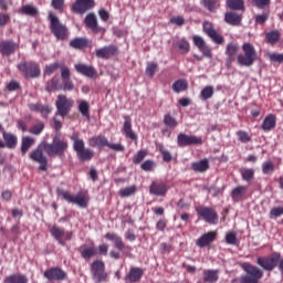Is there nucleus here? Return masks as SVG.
<instances>
[{"label":"nucleus","instance_id":"53","mask_svg":"<svg viewBox=\"0 0 283 283\" xmlns=\"http://www.w3.org/2000/svg\"><path fill=\"white\" fill-rule=\"evenodd\" d=\"M45 129V125L43 123H38L33 125L29 132L30 134H33L34 136H39L43 130Z\"/></svg>","mask_w":283,"mask_h":283},{"label":"nucleus","instance_id":"30","mask_svg":"<svg viewBox=\"0 0 283 283\" xmlns=\"http://www.w3.org/2000/svg\"><path fill=\"white\" fill-rule=\"evenodd\" d=\"M29 108L31 109V112H38L39 114H41L43 118H45V116H48V114L52 112V108L50 106H45L42 104H29Z\"/></svg>","mask_w":283,"mask_h":283},{"label":"nucleus","instance_id":"64","mask_svg":"<svg viewBox=\"0 0 283 283\" xmlns=\"http://www.w3.org/2000/svg\"><path fill=\"white\" fill-rule=\"evenodd\" d=\"M159 151L165 160V163L171 161V153L169 150L165 149V147L160 146Z\"/></svg>","mask_w":283,"mask_h":283},{"label":"nucleus","instance_id":"11","mask_svg":"<svg viewBox=\"0 0 283 283\" xmlns=\"http://www.w3.org/2000/svg\"><path fill=\"white\" fill-rule=\"evenodd\" d=\"M203 32L218 45H222L224 43V36L220 35L216 28H213V23L209 21L203 22Z\"/></svg>","mask_w":283,"mask_h":283},{"label":"nucleus","instance_id":"17","mask_svg":"<svg viewBox=\"0 0 283 283\" xmlns=\"http://www.w3.org/2000/svg\"><path fill=\"white\" fill-rule=\"evenodd\" d=\"M277 260H280V255L276 258H258L256 263L259 266H262L264 271H273L277 266Z\"/></svg>","mask_w":283,"mask_h":283},{"label":"nucleus","instance_id":"31","mask_svg":"<svg viewBox=\"0 0 283 283\" xmlns=\"http://www.w3.org/2000/svg\"><path fill=\"white\" fill-rule=\"evenodd\" d=\"M34 143H36L34 137H30V136L22 137L21 154L23 156H25V154H28V151H30V148L34 145Z\"/></svg>","mask_w":283,"mask_h":283},{"label":"nucleus","instance_id":"51","mask_svg":"<svg viewBox=\"0 0 283 283\" xmlns=\"http://www.w3.org/2000/svg\"><path fill=\"white\" fill-rule=\"evenodd\" d=\"M81 255L84 260H92L94 255H96V249L94 247L85 248L82 252Z\"/></svg>","mask_w":283,"mask_h":283},{"label":"nucleus","instance_id":"44","mask_svg":"<svg viewBox=\"0 0 283 283\" xmlns=\"http://www.w3.org/2000/svg\"><path fill=\"white\" fill-rule=\"evenodd\" d=\"M240 174L242 176V179L245 180L247 182H251L255 176V171L253 168H241Z\"/></svg>","mask_w":283,"mask_h":283},{"label":"nucleus","instance_id":"32","mask_svg":"<svg viewBox=\"0 0 283 283\" xmlns=\"http://www.w3.org/2000/svg\"><path fill=\"white\" fill-rule=\"evenodd\" d=\"M191 168L199 174H205V171L209 170V159L192 163Z\"/></svg>","mask_w":283,"mask_h":283},{"label":"nucleus","instance_id":"5","mask_svg":"<svg viewBox=\"0 0 283 283\" xmlns=\"http://www.w3.org/2000/svg\"><path fill=\"white\" fill-rule=\"evenodd\" d=\"M50 19V30L55 38L60 39L61 41H65L67 39V27H65L59 20V17L54 15L53 13L49 14Z\"/></svg>","mask_w":283,"mask_h":283},{"label":"nucleus","instance_id":"43","mask_svg":"<svg viewBox=\"0 0 283 283\" xmlns=\"http://www.w3.org/2000/svg\"><path fill=\"white\" fill-rule=\"evenodd\" d=\"M189 87L187 80H178L172 84V90L176 94H180V92H185Z\"/></svg>","mask_w":283,"mask_h":283},{"label":"nucleus","instance_id":"54","mask_svg":"<svg viewBox=\"0 0 283 283\" xmlns=\"http://www.w3.org/2000/svg\"><path fill=\"white\" fill-rule=\"evenodd\" d=\"M59 67H61V65L57 62L49 64L44 69V74H46L48 76H52V74H54V72H56Z\"/></svg>","mask_w":283,"mask_h":283},{"label":"nucleus","instance_id":"4","mask_svg":"<svg viewBox=\"0 0 283 283\" xmlns=\"http://www.w3.org/2000/svg\"><path fill=\"white\" fill-rule=\"evenodd\" d=\"M57 196H62L66 202H71L72 205H76L80 209H87V197L80 192L77 195H72V192L63 189H57Z\"/></svg>","mask_w":283,"mask_h":283},{"label":"nucleus","instance_id":"47","mask_svg":"<svg viewBox=\"0 0 283 283\" xmlns=\"http://www.w3.org/2000/svg\"><path fill=\"white\" fill-rule=\"evenodd\" d=\"M216 90L213 88V86L209 85L206 86L201 93H200V97L202 98V101H209V98L213 97Z\"/></svg>","mask_w":283,"mask_h":283},{"label":"nucleus","instance_id":"34","mask_svg":"<svg viewBox=\"0 0 283 283\" xmlns=\"http://www.w3.org/2000/svg\"><path fill=\"white\" fill-rule=\"evenodd\" d=\"M20 14H27L28 17H36L39 14V9L32 4L22 6L19 10Z\"/></svg>","mask_w":283,"mask_h":283},{"label":"nucleus","instance_id":"55","mask_svg":"<svg viewBox=\"0 0 283 283\" xmlns=\"http://www.w3.org/2000/svg\"><path fill=\"white\" fill-rule=\"evenodd\" d=\"M266 40L269 43H277V41H280V32L272 31V32L266 33Z\"/></svg>","mask_w":283,"mask_h":283},{"label":"nucleus","instance_id":"48","mask_svg":"<svg viewBox=\"0 0 283 283\" xmlns=\"http://www.w3.org/2000/svg\"><path fill=\"white\" fill-rule=\"evenodd\" d=\"M247 193V187L245 186H238L231 191V197L234 200H239V198H242L243 195Z\"/></svg>","mask_w":283,"mask_h":283},{"label":"nucleus","instance_id":"24","mask_svg":"<svg viewBox=\"0 0 283 283\" xmlns=\"http://www.w3.org/2000/svg\"><path fill=\"white\" fill-rule=\"evenodd\" d=\"M238 50H240V46L237 43H229L226 48V54L228 56L227 59V65H231L233 61H235V56H238Z\"/></svg>","mask_w":283,"mask_h":283},{"label":"nucleus","instance_id":"38","mask_svg":"<svg viewBox=\"0 0 283 283\" xmlns=\"http://www.w3.org/2000/svg\"><path fill=\"white\" fill-rule=\"evenodd\" d=\"M45 90L46 92H55L56 90H63V85L59 78L53 77L46 83Z\"/></svg>","mask_w":283,"mask_h":283},{"label":"nucleus","instance_id":"29","mask_svg":"<svg viewBox=\"0 0 283 283\" xmlns=\"http://www.w3.org/2000/svg\"><path fill=\"white\" fill-rule=\"evenodd\" d=\"M275 125H276L275 115L270 114L263 119L261 127L263 132H271V129H275Z\"/></svg>","mask_w":283,"mask_h":283},{"label":"nucleus","instance_id":"12","mask_svg":"<svg viewBox=\"0 0 283 283\" xmlns=\"http://www.w3.org/2000/svg\"><path fill=\"white\" fill-rule=\"evenodd\" d=\"M197 213L205 222H208V224H216V222H218V213L211 208H199L197 209Z\"/></svg>","mask_w":283,"mask_h":283},{"label":"nucleus","instance_id":"15","mask_svg":"<svg viewBox=\"0 0 283 283\" xmlns=\"http://www.w3.org/2000/svg\"><path fill=\"white\" fill-rule=\"evenodd\" d=\"M94 6H96L94 0H76L73 4V10L78 14H84V12H87V10H92Z\"/></svg>","mask_w":283,"mask_h":283},{"label":"nucleus","instance_id":"59","mask_svg":"<svg viewBox=\"0 0 283 283\" xmlns=\"http://www.w3.org/2000/svg\"><path fill=\"white\" fill-rule=\"evenodd\" d=\"M158 70V64L156 63H148L147 67H146V75H148L149 77L154 76V74H156V71Z\"/></svg>","mask_w":283,"mask_h":283},{"label":"nucleus","instance_id":"3","mask_svg":"<svg viewBox=\"0 0 283 283\" xmlns=\"http://www.w3.org/2000/svg\"><path fill=\"white\" fill-rule=\"evenodd\" d=\"M242 269L245 274L240 277L241 283H260V280L264 275V272L260 268L251 263H243Z\"/></svg>","mask_w":283,"mask_h":283},{"label":"nucleus","instance_id":"28","mask_svg":"<svg viewBox=\"0 0 283 283\" xmlns=\"http://www.w3.org/2000/svg\"><path fill=\"white\" fill-rule=\"evenodd\" d=\"M106 240H109L114 243V247L118 249V251H123L125 249V243L123 242V239L116 234V233H106L105 234Z\"/></svg>","mask_w":283,"mask_h":283},{"label":"nucleus","instance_id":"60","mask_svg":"<svg viewBox=\"0 0 283 283\" xmlns=\"http://www.w3.org/2000/svg\"><path fill=\"white\" fill-rule=\"evenodd\" d=\"M145 156H147V151H145V150L137 151V154L133 158V163L135 165H138L139 163H143V160H145Z\"/></svg>","mask_w":283,"mask_h":283},{"label":"nucleus","instance_id":"10","mask_svg":"<svg viewBox=\"0 0 283 283\" xmlns=\"http://www.w3.org/2000/svg\"><path fill=\"white\" fill-rule=\"evenodd\" d=\"M177 145H178V147H189L191 145H202V137L180 133L177 136Z\"/></svg>","mask_w":283,"mask_h":283},{"label":"nucleus","instance_id":"16","mask_svg":"<svg viewBox=\"0 0 283 283\" xmlns=\"http://www.w3.org/2000/svg\"><path fill=\"white\" fill-rule=\"evenodd\" d=\"M19 44L12 40H7L0 43V53L2 56H10V54H14Z\"/></svg>","mask_w":283,"mask_h":283},{"label":"nucleus","instance_id":"52","mask_svg":"<svg viewBox=\"0 0 283 283\" xmlns=\"http://www.w3.org/2000/svg\"><path fill=\"white\" fill-rule=\"evenodd\" d=\"M275 171V165L273 161H265L262 164V172L265 174L266 176H271Z\"/></svg>","mask_w":283,"mask_h":283},{"label":"nucleus","instance_id":"20","mask_svg":"<svg viewBox=\"0 0 283 283\" xmlns=\"http://www.w3.org/2000/svg\"><path fill=\"white\" fill-rule=\"evenodd\" d=\"M116 52H118V49L115 45L103 46L95 51V56H97V59H112V56H115Z\"/></svg>","mask_w":283,"mask_h":283},{"label":"nucleus","instance_id":"57","mask_svg":"<svg viewBox=\"0 0 283 283\" xmlns=\"http://www.w3.org/2000/svg\"><path fill=\"white\" fill-rule=\"evenodd\" d=\"M268 57L272 63H283V53H268Z\"/></svg>","mask_w":283,"mask_h":283},{"label":"nucleus","instance_id":"62","mask_svg":"<svg viewBox=\"0 0 283 283\" xmlns=\"http://www.w3.org/2000/svg\"><path fill=\"white\" fill-rule=\"evenodd\" d=\"M227 244H238V237L234 232H229L226 234Z\"/></svg>","mask_w":283,"mask_h":283},{"label":"nucleus","instance_id":"1","mask_svg":"<svg viewBox=\"0 0 283 283\" xmlns=\"http://www.w3.org/2000/svg\"><path fill=\"white\" fill-rule=\"evenodd\" d=\"M243 54H239L237 57V63L241 67H251L255 61H258V52L253 44L245 42L242 45Z\"/></svg>","mask_w":283,"mask_h":283},{"label":"nucleus","instance_id":"2","mask_svg":"<svg viewBox=\"0 0 283 283\" xmlns=\"http://www.w3.org/2000/svg\"><path fill=\"white\" fill-rule=\"evenodd\" d=\"M42 147L49 156H63L67 150L69 144L67 142L59 138V136H55L52 144L42 142Z\"/></svg>","mask_w":283,"mask_h":283},{"label":"nucleus","instance_id":"61","mask_svg":"<svg viewBox=\"0 0 283 283\" xmlns=\"http://www.w3.org/2000/svg\"><path fill=\"white\" fill-rule=\"evenodd\" d=\"M164 123L167 125V127H177L178 122H176V118L171 117V115H166L164 117Z\"/></svg>","mask_w":283,"mask_h":283},{"label":"nucleus","instance_id":"8","mask_svg":"<svg viewBox=\"0 0 283 283\" xmlns=\"http://www.w3.org/2000/svg\"><path fill=\"white\" fill-rule=\"evenodd\" d=\"M92 277L96 283L105 282L107 280V272H105V263L101 260H95L91 264Z\"/></svg>","mask_w":283,"mask_h":283},{"label":"nucleus","instance_id":"6","mask_svg":"<svg viewBox=\"0 0 283 283\" xmlns=\"http://www.w3.org/2000/svg\"><path fill=\"white\" fill-rule=\"evenodd\" d=\"M18 70L25 78H36L41 76V69L35 62H20Z\"/></svg>","mask_w":283,"mask_h":283},{"label":"nucleus","instance_id":"21","mask_svg":"<svg viewBox=\"0 0 283 283\" xmlns=\"http://www.w3.org/2000/svg\"><path fill=\"white\" fill-rule=\"evenodd\" d=\"M192 41H193L195 45L198 48V50L200 52H202L203 56L211 59V56H212L211 49H209V46L207 45V42H205V39H202V36L195 35L192 38Z\"/></svg>","mask_w":283,"mask_h":283},{"label":"nucleus","instance_id":"37","mask_svg":"<svg viewBox=\"0 0 283 283\" xmlns=\"http://www.w3.org/2000/svg\"><path fill=\"white\" fill-rule=\"evenodd\" d=\"M87 43H88V40L85 38H75L71 40L70 45L75 50H83V48L87 46Z\"/></svg>","mask_w":283,"mask_h":283},{"label":"nucleus","instance_id":"13","mask_svg":"<svg viewBox=\"0 0 283 283\" xmlns=\"http://www.w3.org/2000/svg\"><path fill=\"white\" fill-rule=\"evenodd\" d=\"M72 74L70 73V69L67 66L61 67V78L63 81V87L64 92H72L74 90V83L71 80Z\"/></svg>","mask_w":283,"mask_h":283},{"label":"nucleus","instance_id":"58","mask_svg":"<svg viewBox=\"0 0 283 283\" xmlns=\"http://www.w3.org/2000/svg\"><path fill=\"white\" fill-rule=\"evenodd\" d=\"M237 136L240 143H251V136H249V133L244 130L237 132Z\"/></svg>","mask_w":283,"mask_h":283},{"label":"nucleus","instance_id":"36","mask_svg":"<svg viewBox=\"0 0 283 283\" xmlns=\"http://www.w3.org/2000/svg\"><path fill=\"white\" fill-rule=\"evenodd\" d=\"M143 269L140 268H133L129 270V273L127 275L129 282H138L143 277Z\"/></svg>","mask_w":283,"mask_h":283},{"label":"nucleus","instance_id":"42","mask_svg":"<svg viewBox=\"0 0 283 283\" xmlns=\"http://www.w3.org/2000/svg\"><path fill=\"white\" fill-rule=\"evenodd\" d=\"M85 24L93 31L98 30V21L96 20V15H94V13H90L86 15Z\"/></svg>","mask_w":283,"mask_h":283},{"label":"nucleus","instance_id":"56","mask_svg":"<svg viewBox=\"0 0 283 283\" xmlns=\"http://www.w3.org/2000/svg\"><path fill=\"white\" fill-rule=\"evenodd\" d=\"M71 140H73V149H77V147H81L82 145H85V142L81 138H78V134L74 133L71 135Z\"/></svg>","mask_w":283,"mask_h":283},{"label":"nucleus","instance_id":"26","mask_svg":"<svg viewBox=\"0 0 283 283\" xmlns=\"http://www.w3.org/2000/svg\"><path fill=\"white\" fill-rule=\"evenodd\" d=\"M224 21L229 25H240L242 23V15L237 12H227L224 14Z\"/></svg>","mask_w":283,"mask_h":283},{"label":"nucleus","instance_id":"46","mask_svg":"<svg viewBox=\"0 0 283 283\" xmlns=\"http://www.w3.org/2000/svg\"><path fill=\"white\" fill-rule=\"evenodd\" d=\"M124 132H125V135L127 136V138H130V140H136V138H138L136 133H134V130H132V122H129L127 119L124 122Z\"/></svg>","mask_w":283,"mask_h":283},{"label":"nucleus","instance_id":"25","mask_svg":"<svg viewBox=\"0 0 283 283\" xmlns=\"http://www.w3.org/2000/svg\"><path fill=\"white\" fill-rule=\"evenodd\" d=\"M169 191V187L163 182H153L149 187V193L153 196H165Z\"/></svg>","mask_w":283,"mask_h":283},{"label":"nucleus","instance_id":"50","mask_svg":"<svg viewBox=\"0 0 283 283\" xmlns=\"http://www.w3.org/2000/svg\"><path fill=\"white\" fill-rule=\"evenodd\" d=\"M177 48L180 54H187L191 50V46L189 45V42L187 40H180L177 42Z\"/></svg>","mask_w":283,"mask_h":283},{"label":"nucleus","instance_id":"41","mask_svg":"<svg viewBox=\"0 0 283 283\" xmlns=\"http://www.w3.org/2000/svg\"><path fill=\"white\" fill-rule=\"evenodd\" d=\"M201 6L209 12H216L220 8L218 0H201Z\"/></svg>","mask_w":283,"mask_h":283},{"label":"nucleus","instance_id":"19","mask_svg":"<svg viewBox=\"0 0 283 283\" xmlns=\"http://www.w3.org/2000/svg\"><path fill=\"white\" fill-rule=\"evenodd\" d=\"M74 151H76V156L81 163H87V160L94 158V150L85 148V144L75 148Z\"/></svg>","mask_w":283,"mask_h":283},{"label":"nucleus","instance_id":"7","mask_svg":"<svg viewBox=\"0 0 283 283\" xmlns=\"http://www.w3.org/2000/svg\"><path fill=\"white\" fill-rule=\"evenodd\" d=\"M55 106L57 109L55 116H62V118H65V116L70 114L72 107H74V99L67 98V96L61 94L57 96Z\"/></svg>","mask_w":283,"mask_h":283},{"label":"nucleus","instance_id":"49","mask_svg":"<svg viewBox=\"0 0 283 283\" xmlns=\"http://www.w3.org/2000/svg\"><path fill=\"white\" fill-rule=\"evenodd\" d=\"M137 189L136 186H129L126 188H123L119 190V196L120 198H129L130 196H134V193H136Z\"/></svg>","mask_w":283,"mask_h":283},{"label":"nucleus","instance_id":"22","mask_svg":"<svg viewBox=\"0 0 283 283\" xmlns=\"http://www.w3.org/2000/svg\"><path fill=\"white\" fill-rule=\"evenodd\" d=\"M66 275L65 271L60 268H52L44 272L46 280H65Z\"/></svg>","mask_w":283,"mask_h":283},{"label":"nucleus","instance_id":"23","mask_svg":"<svg viewBox=\"0 0 283 283\" xmlns=\"http://www.w3.org/2000/svg\"><path fill=\"white\" fill-rule=\"evenodd\" d=\"M75 70L78 74H83V76H87L88 78H93L96 75V69L92 65L87 64H75Z\"/></svg>","mask_w":283,"mask_h":283},{"label":"nucleus","instance_id":"63","mask_svg":"<svg viewBox=\"0 0 283 283\" xmlns=\"http://www.w3.org/2000/svg\"><path fill=\"white\" fill-rule=\"evenodd\" d=\"M154 167H156V164H154L153 160H146L142 164V169L144 171H153Z\"/></svg>","mask_w":283,"mask_h":283},{"label":"nucleus","instance_id":"33","mask_svg":"<svg viewBox=\"0 0 283 283\" xmlns=\"http://www.w3.org/2000/svg\"><path fill=\"white\" fill-rule=\"evenodd\" d=\"M108 140L104 136L91 137L88 139L90 147H107Z\"/></svg>","mask_w":283,"mask_h":283},{"label":"nucleus","instance_id":"39","mask_svg":"<svg viewBox=\"0 0 283 283\" xmlns=\"http://www.w3.org/2000/svg\"><path fill=\"white\" fill-rule=\"evenodd\" d=\"M3 283H28V277L21 274H13L4 277Z\"/></svg>","mask_w":283,"mask_h":283},{"label":"nucleus","instance_id":"18","mask_svg":"<svg viewBox=\"0 0 283 283\" xmlns=\"http://www.w3.org/2000/svg\"><path fill=\"white\" fill-rule=\"evenodd\" d=\"M218 238V232L217 231H210L201 235L199 239H197L196 244L200 249H205V247H209L211 242H213Z\"/></svg>","mask_w":283,"mask_h":283},{"label":"nucleus","instance_id":"9","mask_svg":"<svg viewBox=\"0 0 283 283\" xmlns=\"http://www.w3.org/2000/svg\"><path fill=\"white\" fill-rule=\"evenodd\" d=\"M33 163H39L41 171H48V156L43 154V143L33 149L29 156Z\"/></svg>","mask_w":283,"mask_h":283},{"label":"nucleus","instance_id":"27","mask_svg":"<svg viewBox=\"0 0 283 283\" xmlns=\"http://www.w3.org/2000/svg\"><path fill=\"white\" fill-rule=\"evenodd\" d=\"M2 138L8 149H14L17 147L18 138L12 133L2 132Z\"/></svg>","mask_w":283,"mask_h":283},{"label":"nucleus","instance_id":"35","mask_svg":"<svg viewBox=\"0 0 283 283\" xmlns=\"http://www.w3.org/2000/svg\"><path fill=\"white\" fill-rule=\"evenodd\" d=\"M203 281L207 283L218 282V270H205L203 271Z\"/></svg>","mask_w":283,"mask_h":283},{"label":"nucleus","instance_id":"14","mask_svg":"<svg viewBox=\"0 0 283 283\" xmlns=\"http://www.w3.org/2000/svg\"><path fill=\"white\" fill-rule=\"evenodd\" d=\"M51 234L55 240H57L59 244L64 245L65 241L72 240V232H65L62 228L53 227L51 229Z\"/></svg>","mask_w":283,"mask_h":283},{"label":"nucleus","instance_id":"45","mask_svg":"<svg viewBox=\"0 0 283 283\" xmlns=\"http://www.w3.org/2000/svg\"><path fill=\"white\" fill-rule=\"evenodd\" d=\"M226 4L230 10H244L243 0H227Z\"/></svg>","mask_w":283,"mask_h":283},{"label":"nucleus","instance_id":"40","mask_svg":"<svg viewBox=\"0 0 283 283\" xmlns=\"http://www.w3.org/2000/svg\"><path fill=\"white\" fill-rule=\"evenodd\" d=\"M78 112L82 114V116H85V118H90V103L85 99H78Z\"/></svg>","mask_w":283,"mask_h":283}]
</instances>
